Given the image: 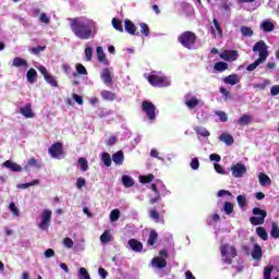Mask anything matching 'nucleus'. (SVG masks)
<instances>
[{
  "label": "nucleus",
  "mask_w": 279,
  "mask_h": 279,
  "mask_svg": "<svg viewBox=\"0 0 279 279\" xmlns=\"http://www.w3.org/2000/svg\"><path fill=\"white\" fill-rule=\"evenodd\" d=\"M70 27L76 38L80 40H90L97 34L95 22L88 19L74 17L70 19Z\"/></svg>",
  "instance_id": "obj_1"
},
{
  "label": "nucleus",
  "mask_w": 279,
  "mask_h": 279,
  "mask_svg": "<svg viewBox=\"0 0 279 279\" xmlns=\"http://www.w3.org/2000/svg\"><path fill=\"white\" fill-rule=\"evenodd\" d=\"M219 250L221 262L225 263V265H232L234 258L239 256L236 247L234 245H230L229 243L221 244Z\"/></svg>",
  "instance_id": "obj_2"
},
{
  "label": "nucleus",
  "mask_w": 279,
  "mask_h": 279,
  "mask_svg": "<svg viewBox=\"0 0 279 279\" xmlns=\"http://www.w3.org/2000/svg\"><path fill=\"white\" fill-rule=\"evenodd\" d=\"M178 40L185 49H192L197 43V35L191 31H185L178 37Z\"/></svg>",
  "instance_id": "obj_3"
},
{
  "label": "nucleus",
  "mask_w": 279,
  "mask_h": 279,
  "mask_svg": "<svg viewBox=\"0 0 279 279\" xmlns=\"http://www.w3.org/2000/svg\"><path fill=\"white\" fill-rule=\"evenodd\" d=\"M269 46H267V44L265 43V40H259L257 43H255V45L253 46V52L254 53H258V60H262L263 62H265L267 60V58H269Z\"/></svg>",
  "instance_id": "obj_4"
},
{
  "label": "nucleus",
  "mask_w": 279,
  "mask_h": 279,
  "mask_svg": "<svg viewBox=\"0 0 279 279\" xmlns=\"http://www.w3.org/2000/svg\"><path fill=\"white\" fill-rule=\"evenodd\" d=\"M147 82L150 84V86H155L157 88H165L171 85L167 76H160L156 74L148 75Z\"/></svg>",
  "instance_id": "obj_5"
},
{
  "label": "nucleus",
  "mask_w": 279,
  "mask_h": 279,
  "mask_svg": "<svg viewBox=\"0 0 279 279\" xmlns=\"http://www.w3.org/2000/svg\"><path fill=\"white\" fill-rule=\"evenodd\" d=\"M142 110L143 112H145L149 121H156V106L154 105V102L147 100L143 101Z\"/></svg>",
  "instance_id": "obj_6"
},
{
  "label": "nucleus",
  "mask_w": 279,
  "mask_h": 279,
  "mask_svg": "<svg viewBox=\"0 0 279 279\" xmlns=\"http://www.w3.org/2000/svg\"><path fill=\"white\" fill-rule=\"evenodd\" d=\"M51 209H44L41 213V222L38 225L39 230H49L51 226Z\"/></svg>",
  "instance_id": "obj_7"
},
{
  "label": "nucleus",
  "mask_w": 279,
  "mask_h": 279,
  "mask_svg": "<svg viewBox=\"0 0 279 279\" xmlns=\"http://www.w3.org/2000/svg\"><path fill=\"white\" fill-rule=\"evenodd\" d=\"M48 153L51 158H60L64 155V147L61 142H56L49 147Z\"/></svg>",
  "instance_id": "obj_8"
},
{
  "label": "nucleus",
  "mask_w": 279,
  "mask_h": 279,
  "mask_svg": "<svg viewBox=\"0 0 279 279\" xmlns=\"http://www.w3.org/2000/svg\"><path fill=\"white\" fill-rule=\"evenodd\" d=\"M233 178H243L247 173V167L243 163H235L231 166Z\"/></svg>",
  "instance_id": "obj_9"
},
{
  "label": "nucleus",
  "mask_w": 279,
  "mask_h": 279,
  "mask_svg": "<svg viewBox=\"0 0 279 279\" xmlns=\"http://www.w3.org/2000/svg\"><path fill=\"white\" fill-rule=\"evenodd\" d=\"M20 112L25 117L26 119H34L36 114L32 110V104H26L24 107L20 108Z\"/></svg>",
  "instance_id": "obj_10"
},
{
  "label": "nucleus",
  "mask_w": 279,
  "mask_h": 279,
  "mask_svg": "<svg viewBox=\"0 0 279 279\" xmlns=\"http://www.w3.org/2000/svg\"><path fill=\"white\" fill-rule=\"evenodd\" d=\"M218 10H221L222 14H227V16H230V2L227 0H218L217 1Z\"/></svg>",
  "instance_id": "obj_11"
},
{
  "label": "nucleus",
  "mask_w": 279,
  "mask_h": 279,
  "mask_svg": "<svg viewBox=\"0 0 279 279\" xmlns=\"http://www.w3.org/2000/svg\"><path fill=\"white\" fill-rule=\"evenodd\" d=\"M124 29L131 36H138V32H136V25L133 24L131 20L124 21Z\"/></svg>",
  "instance_id": "obj_12"
},
{
  "label": "nucleus",
  "mask_w": 279,
  "mask_h": 279,
  "mask_svg": "<svg viewBox=\"0 0 279 279\" xmlns=\"http://www.w3.org/2000/svg\"><path fill=\"white\" fill-rule=\"evenodd\" d=\"M259 29H263L266 34H269L276 29V25L269 20H264L259 25Z\"/></svg>",
  "instance_id": "obj_13"
},
{
  "label": "nucleus",
  "mask_w": 279,
  "mask_h": 279,
  "mask_svg": "<svg viewBox=\"0 0 279 279\" xmlns=\"http://www.w3.org/2000/svg\"><path fill=\"white\" fill-rule=\"evenodd\" d=\"M253 260H260L263 258V247L258 243H255L251 253Z\"/></svg>",
  "instance_id": "obj_14"
},
{
  "label": "nucleus",
  "mask_w": 279,
  "mask_h": 279,
  "mask_svg": "<svg viewBox=\"0 0 279 279\" xmlns=\"http://www.w3.org/2000/svg\"><path fill=\"white\" fill-rule=\"evenodd\" d=\"M222 82L225 84H230V86H236V84H239V82H241V77L239 76V74H231L226 76Z\"/></svg>",
  "instance_id": "obj_15"
},
{
  "label": "nucleus",
  "mask_w": 279,
  "mask_h": 279,
  "mask_svg": "<svg viewBox=\"0 0 279 279\" xmlns=\"http://www.w3.org/2000/svg\"><path fill=\"white\" fill-rule=\"evenodd\" d=\"M96 56L98 58V62H101L102 64H105L106 66H108V64H110V62L108 61V59L106 58V53L104 52V48L101 46H98L96 48Z\"/></svg>",
  "instance_id": "obj_16"
},
{
  "label": "nucleus",
  "mask_w": 279,
  "mask_h": 279,
  "mask_svg": "<svg viewBox=\"0 0 279 279\" xmlns=\"http://www.w3.org/2000/svg\"><path fill=\"white\" fill-rule=\"evenodd\" d=\"M100 77L104 84H106L107 86H110V84H112V74L110 73V69L105 68Z\"/></svg>",
  "instance_id": "obj_17"
},
{
  "label": "nucleus",
  "mask_w": 279,
  "mask_h": 279,
  "mask_svg": "<svg viewBox=\"0 0 279 279\" xmlns=\"http://www.w3.org/2000/svg\"><path fill=\"white\" fill-rule=\"evenodd\" d=\"M129 246L133 252H143V242L136 240V239H130L129 240Z\"/></svg>",
  "instance_id": "obj_18"
},
{
  "label": "nucleus",
  "mask_w": 279,
  "mask_h": 279,
  "mask_svg": "<svg viewBox=\"0 0 279 279\" xmlns=\"http://www.w3.org/2000/svg\"><path fill=\"white\" fill-rule=\"evenodd\" d=\"M3 165L7 169H11V171H15L16 173L23 171V167H21V165L16 163L12 160H7V161H4Z\"/></svg>",
  "instance_id": "obj_19"
},
{
  "label": "nucleus",
  "mask_w": 279,
  "mask_h": 279,
  "mask_svg": "<svg viewBox=\"0 0 279 279\" xmlns=\"http://www.w3.org/2000/svg\"><path fill=\"white\" fill-rule=\"evenodd\" d=\"M12 66H15L16 69H21V66L24 69H27V66H29V64L27 63V60H25L21 57H15L13 59Z\"/></svg>",
  "instance_id": "obj_20"
},
{
  "label": "nucleus",
  "mask_w": 279,
  "mask_h": 279,
  "mask_svg": "<svg viewBox=\"0 0 279 279\" xmlns=\"http://www.w3.org/2000/svg\"><path fill=\"white\" fill-rule=\"evenodd\" d=\"M214 27L211 26V34L215 35V29L217 32V36L219 38H223V28H221V24H219V21L217 19L213 20Z\"/></svg>",
  "instance_id": "obj_21"
},
{
  "label": "nucleus",
  "mask_w": 279,
  "mask_h": 279,
  "mask_svg": "<svg viewBox=\"0 0 279 279\" xmlns=\"http://www.w3.org/2000/svg\"><path fill=\"white\" fill-rule=\"evenodd\" d=\"M219 141L228 146L234 145V137L230 133H222L219 135Z\"/></svg>",
  "instance_id": "obj_22"
},
{
  "label": "nucleus",
  "mask_w": 279,
  "mask_h": 279,
  "mask_svg": "<svg viewBox=\"0 0 279 279\" xmlns=\"http://www.w3.org/2000/svg\"><path fill=\"white\" fill-rule=\"evenodd\" d=\"M100 96L105 101H114L117 99V94L107 89H104Z\"/></svg>",
  "instance_id": "obj_23"
},
{
  "label": "nucleus",
  "mask_w": 279,
  "mask_h": 279,
  "mask_svg": "<svg viewBox=\"0 0 279 279\" xmlns=\"http://www.w3.org/2000/svg\"><path fill=\"white\" fill-rule=\"evenodd\" d=\"M151 264L154 265V267H157V269H165V267H167V259L154 257L151 259Z\"/></svg>",
  "instance_id": "obj_24"
},
{
  "label": "nucleus",
  "mask_w": 279,
  "mask_h": 279,
  "mask_svg": "<svg viewBox=\"0 0 279 279\" xmlns=\"http://www.w3.org/2000/svg\"><path fill=\"white\" fill-rule=\"evenodd\" d=\"M38 78V72H36V70L34 68H31L27 72H26V80L29 84H34V82H36V80Z\"/></svg>",
  "instance_id": "obj_25"
},
{
  "label": "nucleus",
  "mask_w": 279,
  "mask_h": 279,
  "mask_svg": "<svg viewBox=\"0 0 279 279\" xmlns=\"http://www.w3.org/2000/svg\"><path fill=\"white\" fill-rule=\"evenodd\" d=\"M156 241H158V232H156V230H151L147 240V246L154 247V245H156Z\"/></svg>",
  "instance_id": "obj_26"
},
{
  "label": "nucleus",
  "mask_w": 279,
  "mask_h": 279,
  "mask_svg": "<svg viewBox=\"0 0 279 279\" xmlns=\"http://www.w3.org/2000/svg\"><path fill=\"white\" fill-rule=\"evenodd\" d=\"M112 160L114 165H123V160H125V157L123 156V151L119 150L112 155Z\"/></svg>",
  "instance_id": "obj_27"
},
{
  "label": "nucleus",
  "mask_w": 279,
  "mask_h": 279,
  "mask_svg": "<svg viewBox=\"0 0 279 279\" xmlns=\"http://www.w3.org/2000/svg\"><path fill=\"white\" fill-rule=\"evenodd\" d=\"M256 234L260 238L262 241H268L269 234L267 233V229L265 227H257Z\"/></svg>",
  "instance_id": "obj_28"
},
{
  "label": "nucleus",
  "mask_w": 279,
  "mask_h": 279,
  "mask_svg": "<svg viewBox=\"0 0 279 279\" xmlns=\"http://www.w3.org/2000/svg\"><path fill=\"white\" fill-rule=\"evenodd\" d=\"M253 120H254V118L252 116L243 114L238 120V123H239V125H250V123H252Z\"/></svg>",
  "instance_id": "obj_29"
},
{
  "label": "nucleus",
  "mask_w": 279,
  "mask_h": 279,
  "mask_svg": "<svg viewBox=\"0 0 279 279\" xmlns=\"http://www.w3.org/2000/svg\"><path fill=\"white\" fill-rule=\"evenodd\" d=\"M75 69H76V72L73 73L74 77L76 75H88V71L86 70V68L84 66V64L82 63H76L75 64Z\"/></svg>",
  "instance_id": "obj_30"
},
{
  "label": "nucleus",
  "mask_w": 279,
  "mask_h": 279,
  "mask_svg": "<svg viewBox=\"0 0 279 279\" xmlns=\"http://www.w3.org/2000/svg\"><path fill=\"white\" fill-rule=\"evenodd\" d=\"M122 184L125 186V189H132L134 186V179L130 175H122Z\"/></svg>",
  "instance_id": "obj_31"
},
{
  "label": "nucleus",
  "mask_w": 279,
  "mask_h": 279,
  "mask_svg": "<svg viewBox=\"0 0 279 279\" xmlns=\"http://www.w3.org/2000/svg\"><path fill=\"white\" fill-rule=\"evenodd\" d=\"M258 180L260 186H267V184H271V179H269V177L263 172L259 173Z\"/></svg>",
  "instance_id": "obj_32"
},
{
  "label": "nucleus",
  "mask_w": 279,
  "mask_h": 279,
  "mask_svg": "<svg viewBox=\"0 0 279 279\" xmlns=\"http://www.w3.org/2000/svg\"><path fill=\"white\" fill-rule=\"evenodd\" d=\"M271 85V81L269 80H264L263 83H256L253 85V88H255V90H265V88H267V86Z\"/></svg>",
  "instance_id": "obj_33"
},
{
  "label": "nucleus",
  "mask_w": 279,
  "mask_h": 279,
  "mask_svg": "<svg viewBox=\"0 0 279 279\" xmlns=\"http://www.w3.org/2000/svg\"><path fill=\"white\" fill-rule=\"evenodd\" d=\"M185 106H187L190 110H193L197 108V106H199V100L197 99V97H192L191 99L185 101Z\"/></svg>",
  "instance_id": "obj_34"
},
{
  "label": "nucleus",
  "mask_w": 279,
  "mask_h": 279,
  "mask_svg": "<svg viewBox=\"0 0 279 279\" xmlns=\"http://www.w3.org/2000/svg\"><path fill=\"white\" fill-rule=\"evenodd\" d=\"M240 32H241L242 36H244L246 38H252V36H254V31L247 26H241Z\"/></svg>",
  "instance_id": "obj_35"
},
{
  "label": "nucleus",
  "mask_w": 279,
  "mask_h": 279,
  "mask_svg": "<svg viewBox=\"0 0 279 279\" xmlns=\"http://www.w3.org/2000/svg\"><path fill=\"white\" fill-rule=\"evenodd\" d=\"M215 71H218L219 73H223V71H228V64L223 61L216 62L214 65Z\"/></svg>",
  "instance_id": "obj_36"
},
{
  "label": "nucleus",
  "mask_w": 279,
  "mask_h": 279,
  "mask_svg": "<svg viewBox=\"0 0 279 279\" xmlns=\"http://www.w3.org/2000/svg\"><path fill=\"white\" fill-rule=\"evenodd\" d=\"M250 223L252 226H263V223H265V218L258 217V216H253L250 218Z\"/></svg>",
  "instance_id": "obj_37"
},
{
  "label": "nucleus",
  "mask_w": 279,
  "mask_h": 279,
  "mask_svg": "<svg viewBox=\"0 0 279 279\" xmlns=\"http://www.w3.org/2000/svg\"><path fill=\"white\" fill-rule=\"evenodd\" d=\"M111 23H112V27L114 29H117V32L123 33V23L121 22V20H118V19L113 17L111 20Z\"/></svg>",
  "instance_id": "obj_38"
},
{
  "label": "nucleus",
  "mask_w": 279,
  "mask_h": 279,
  "mask_svg": "<svg viewBox=\"0 0 279 279\" xmlns=\"http://www.w3.org/2000/svg\"><path fill=\"white\" fill-rule=\"evenodd\" d=\"M101 243H110L112 241V234H110V230H105L100 235Z\"/></svg>",
  "instance_id": "obj_39"
},
{
  "label": "nucleus",
  "mask_w": 279,
  "mask_h": 279,
  "mask_svg": "<svg viewBox=\"0 0 279 279\" xmlns=\"http://www.w3.org/2000/svg\"><path fill=\"white\" fill-rule=\"evenodd\" d=\"M194 130L199 136H204L205 138H207V136H210V132L204 126H196L194 128Z\"/></svg>",
  "instance_id": "obj_40"
},
{
  "label": "nucleus",
  "mask_w": 279,
  "mask_h": 279,
  "mask_svg": "<svg viewBox=\"0 0 279 279\" xmlns=\"http://www.w3.org/2000/svg\"><path fill=\"white\" fill-rule=\"evenodd\" d=\"M101 160H102V162L106 167H111L112 166V157H110V154L102 153Z\"/></svg>",
  "instance_id": "obj_41"
},
{
  "label": "nucleus",
  "mask_w": 279,
  "mask_h": 279,
  "mask_svg": "<svg viewBox=\"0 0 279 279\" xmlns=\"http://www.w3.org/2000/svg\"><path fill=\"white\" fill-rule=\"evenodd\" d=\"M263 60L260 59H256L253 63L248 64L246 68V71L252 72V71H256V68L260 66V64H263Z\"/></svg>",
  "instance_id": "obj_42"
},
{
  "label": "nucleus",
  "mask_w": 279,
  "mask_h": 279,
  "mask_svg": "<svg viewBox=\"0 0 279 279\" xmlns=\"http://www.w3.org/2000/svg\"><path fill=\"white\" fill-rule=\"evenodd\" d=\"M78 165H80L81 171H83V173H85V171H88V160H86V158L80 157Z\"/></svg>",
  "instance_id": "obj_43"
},
{
  "label": "nucleus",
  "mask_w": 279,
  "mask_h": 279,
  "mask_svg": "<svg viewBox=\"0 0 279 279\" xmlns=\"http://www.w3.org/2000/svg\"><path fill=\"white\" fill-rule=\"evenodd\" d=\"M270 236L272 239H279V227L276 222H271Z\"/></svg>",
  "instance_id": "obj_44"
},
{
  "label": "nucleus",
  "mask_w": 279,
  "mask_h": 279,
  "mask_svg": "<svg viewBox=\"0 0 279 279\" xmlns=\"http://www.w3.org/2000/svg\"><path fill=\"white\" fill-rule=\"evenodd\" d=\"M236 202L240 208H245L247 206V198L245 197V195H238Z\"/></svg>",
  "instance_id": "obj_45"
},
{
  "label": "nucleus",
  "mask_w": 279,
  "mask_h": 279,
  "mask_svg": "<svg viewBox=\"0 0 279 279\" xmlns=\"http://www.w3.org/2000/svg\"><path fill=\"white\" fill-rule=\"evenodd\" d=\"M45 81L47 82V84H50L52 88H58V80H56V76L49 74L45 77Z\"/></svg>",
  "instance_id": "obj_46"
},
{
  "label": "nucleus",
  "mask_w": 279,
  "mask_h": 279,
  "mask_svg": "<svg viewBox=\"0 0 279 279\" xmlns=\"http://www.w3.org/2000/svg\"><path fill=\"white\" fill-rule=\"evenodd\" d=\"M253 215L255 217H263L265 219L267 217V211L265 209H260L258 207L253 208Z\"/></svg>",
  "instance_id": "obj_47"
},
{
  "label": "nucleus",
  "mask_w": 279,
  "mask_h": 279,
  "mask_svg": "<svg viewBox=\"0 0 279 279\" xmlns=\"http://www.w3.org/2000/svg\"><path fill=\"white\" fill-rule=\"evenodd\" d=\"M47 49V46H37L34 48H31L28 51L33 53V56H40L41 51H45Z\"/></svg>",
  "instance_id": "obj_48"
},
{
  "label": "nucleus",
  "mask_w": 279,
  "mask_h": 279,
  "mask_svg": "<svg viewBox=\"0 0 279 279\" xmlns=\"http://www.w3.org/2000/svg\"><path fill=\"white\" fill-rule=\"evenodd\" d=\"M235 60H239V51L232 50L228 53L227 62H235Z\"/></svg>",
  "instance_id": "obj_49"
},
{
  "label": "nucleus",
  "mask_w": 279,
  "mask_h": 279,
  "mask_svg": "<svg viewBox=\"0 0 279 279\" xmlns=\"http://www.w3.org/2000/svg\"><path fill=\"white\" fill-rule=\"evenodd\" d=\"M140 27H141V29H140V32H141V34H143V36H149V33H150V31H149V25H147V23H140Z\"/></svg>",
  "instance_id": "obj_50"
},
{
  "label": "nucleus",
  "mask_w": 279,
  "mask_h": 279,
  "mask_svg": "<svg viewBox=\"0 0 279 279\" xmlns=\"http://www.w3.org/2000/svg\"><path fill=\"white\" fill-rule=\"evenodd\" d=\"M154 181V174H147V175H141L140 177V182L142 184H149V182Z\"/></svg>",
  "instance_id": "obj_51"
},
{
  "label": "nucleus",
  "mask_w": 279,
  "mask_h": 279,
  "mask_svg": "<svg viewBox=\"0 0 279 279\" xmlns=\"http://www.w3.org/2000/svg\"><path fill=\"white\" fill-rule=\"evenodd\" d=\"M28 167H35L36 169H43V163L38 162V160L34 157H32L28 160Z\"/></svg>",
  "instance_id": "obj_52"
},
{
  "label": "nucleus",
  "mask_w": 279,
  "mask_h": 279,
  "mask_svg": "<svg viewBox=\"0 0 279 279\" xmlns=\"http://www.w3.org/2000/svg\"><path fill=\"white\" fill-rule=\"evenodd\" d=\"M225 211H226V215H232L234 213V204H232L230 202H226L225 203Z\"/></svg>",
  "instance_id": "obj_53"
},
{
  "label": "nucleus",
  "mask_w": 279,
  "mask_h": 279,
  "mask_svg": "<svg viewBox=\"0 0 279 279\" xmlns=\"http://www.w3.org/2000/svg\"><path fill=\"white\" fill-rule=\"evenodd\" d=\"M271 271H274V265L266 266L264 268V279H271Z\"/></svg>",
  "instance_id": "obj_54"
},
{
  "label": "nucleus",
  "mask_w": 279,
  "mask_h": 279,
  "mask_svg": "<svg viewBox=\"0 0 279 279\" xmlns=\"http://www.w3.org/2000/svg\"><path fill=\"white\" fill-rule=\"evenodd\" d=\"M9 208L11 213H13L14 217H21V211L19 210V207H16L15 203H10Z\"/></svg>",
  "instance_id": "obj_55"
},
{
  "label": "nucleus",
  "mask_w": 279,
  "mask_h": 279,
  "mask_svg": "<svg viewBox=\"0 0 279 279\" xmlns=\"http://www.w3.org/2000/svg\"><path fill=\"white\" fill-rule=\"evenodd\" d=\"M119 217H121V211L119 209H113L110 213V220L111 221H119Z\"/></svg>",
  "instance_id": "obj_56"
},
{
  "label": "nucleus",
  "mask_w": 279,
  "mask_h": 279,
  "mask_svg": "<svg viewBox=\"0 0 279 279\" xmlns=\"http://www.w3.org/2000/svg\"><path fill=\"white\" fill-rule=\"evenodd\" d=\"M37 184H40V181L38 179L33 180L29 183H23L20 185V189H29V186H37Z\"/></svg>",
  "instance_id": "obj_57"
},
{
  "label": "nucleus",
  "mask_w": 279,
  "mask_h": 279,
  "mask_svg": "<svg viewBox=\"0 0 279 279\" xmlns=\"http://www.w3.org/2000/svg\"><path fill=\"white\" fill-rule=\"evenodd\" d=\"M85 60L86 62H90V60H93V49L90 47L85 48Z\"/></svg>",
  "instance_id": "obj_58"
},
{
  "label": "nucleus",
  "mask_w": 279,
  "mask_h": 279,
  "mask_svg": "<svg viewBox=\"0 0 279 279\" xmlns=\"http://www.w3.org/2000/svg\"><path fill=\"white\" fill-rule=\"evenodd\" d=\"M84 186H86V179L80 177L76 180V189L82 190V189H84Z\"/></svg>",
  "instance_id": "obj_59"
},
{
  "label": "nucleus",
  "mask_w": 279,
  "mask_h": 279,
  "mask_svg": "<svg viewBox=\"0 0 279 279\" xmlns=\"http://www.w3.org/2000/svg\"><path fill=\"white\" fill-rule=\"evenodd\" d=\"M149 217L154 219V221H156V223H158V221H160V214H158V211H156L155 209H151L149 211Z\"/></svg>",
  "instance_id": "obj_60"
},
{
  "label": "nucleus",
  "mask_w": 279,
  "mask_h": 279,
  "mask_svg": "<svg viewBox=\"0 0 279 279\" xmlns=\"http://www.w3.org/2000/svg\"><path fill=\"white\" fill-rule=\"evenodd\" d=\"M190 166H191V169H194V170L199 169V159L193 158Z\"/></svg>",
  "instance_id": "obj_61"
},
{
  "label": "nucleus",
  "mask_w": 279,
  "mask_h": 279,
  "mask_svg": "<svg viewBox=\"0 0 279 279\" xmlns=\"http://www.w3.org/2000/svg\"><path fill=\"white\" fill-rule=\"evenodd\" d=\"M63 245L71 250V247H73V240L71 238L63 239Z\"/></svg>",
  "instance_id": "obj_62"
},
{
  "label": "nucleus",
  "mask_w": 279,
  "mask_h": 279,
  "mask_svg": "<svg viewBox=\"0 0 279 279\" xmlns=\"http://www.w3.org/2000/svg\"><path fill=\"white\" fill-rule=\"evenodd\" d=\"M80 275L84 279H90V275L88 274V270H86V268H84V267L80 268Z\"/></svg>",
  "instance_id": "obj_63"
},
{
  "label": "nucleus",
  "mask_w": 279,
  "mask_h": 279,
  "mask_svg": "<svg viewBox=\"0 0 279 279\" xmlns=\"http://www.w3.org/2000/svg\"><path fill=\"white\" fill-rule=\"evenodd\" d=\"M270 95L272 97H278L279 95V85H274L271 88H270Z\"/></svg>",
  "instance_id": "obj_64"
}]
</instances>
